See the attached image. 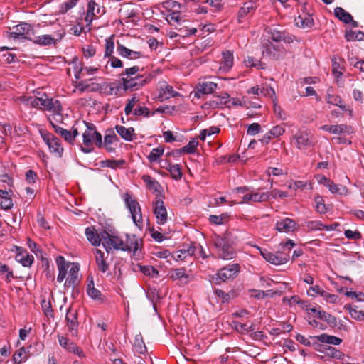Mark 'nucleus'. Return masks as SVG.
<instances>
[{"instance_id":"f257e3e1","label":"nucleus","mask_w":364,"mask_h":364,"mask_svg":"<svg viewBox=\"0 0 364 364\" xmlns=\"http://www.w3.org/2000/svg\"><path fill=\"white\" fill-rule=\"evenodd\" d=\"M55 260L59 271L57 281L62 282L66 277L67 271L69 269L68 277L65 282L64 286L66 288H74L80 281V267L78 264L68 263L63 256H58Z\"/></svg>"},{"instance_id":"f03ea898","label":"nucleus","mask_w":364,"mask_h":364,"mask_svg":"<svg viewBox=\"0 0 364 364\" xmlns=\"http://www.w3.org/2000/svg\"><path fill=\"white\" fill-rule=\"evenodd\" d=\"M213 244L220 258L223 259H232L236 256V252L230 241L229 232H225L222 235H215L213 238Z\"/></svg>"},{"instance_id":"7ed1b4c3","label":"nucleus","mask_w":364,"mask_h":364,"mask_svg":"<svg viewBox=\"0 0 364 364\" xmlns=\"http://www.w3.org/2000/svg\"><path fill=\"white\" fill-rule=\"evenodd\" d=\"M5 36L8 38L25 39L31 41L34 36L32 26L28 23H21L13 27L12 31H6Z\"/></svg>"},{"instance_id":"20e7f679","label":"nucleus","mask_w":364,"mask_h":364,"mask_svg":"<svg viewBox=\"0 0 364 364\" xmlns=\"http://www.w3.org/2000/svg\"><path fill=\"white\" fill-rule=\"evenodd\" d=\"M84 146L80 149L84 153H90L93 150V145L100 147L102 144V138L97 131L85 130L82 134Z\"/></svg>"},{"instance_id":"39448f33","label":"nucleus","mask_w":364,"mask_h":364,"mask_svg":"<svg viewBox=\"0 0 364 364\" xmlns=\"http://www.w3.org/2000/svg\"><path fill=\"white\" fill-rule=\"evenodd\" d=\"M124 200L126 206L132 215L133 222L136 226L140 228L142 225V215L139 203L134 198L132 197V195L128 193L124 194Z\"/></svg>"},{"instance_id":"423d86ee","label":"nucleus","mask_w":364,"mask_h":364,"mask_svg":"<svg viewBox=\"0 0 364 364\" xmlns=\"http://www.w3.org/2000/svg\"><path fill=\"white\" fill-rule=\"evenodd\" d=\"M41 109L47 110L53 113V119L56 122L62 120V111L63 107L60 101L49 98L46 94L43 95V98L41 104Z\"/></svg>"},{"instance_id":"0eeeda50","label":"nucleus","mask_w":364,"mask_h":364,"mask_svg":"<svg viewBox=\"0 0 364 364\" xmlns=\"http://www.w3.org/2000/svg\"><path fill=\"white\" fill-rule=\"evenodd\" d=\"M153 78V75L149 74V75L144 76H136L134 77H122V86L124 90H138L149 82Z\"/></svg>"},{"instance_id":"6e6552de","label":"nucleus","mask_w":364,"mask_h":364,"mask_svg":"<svg viewBox=\"0 0 364 364\" xmlns=\"http://www.w3.org/2000/svg\"><path fill=\"white\" fill-rule=\"evenodd\" d=\"M240 270L239 264H231L222 268L213 277L215 284H218L221 282H225L228 279L236 277Z\"/></svg>"},{"instance_id":"1a4fd4ad","label":"nucleus","mask_w":364,"mask_h":364,"mask_svg":"<svg viewBox=\"0 0 364 364\" xmlns=\"http://www.w3.org/2000/svg\"><path fill=\"white\" fill-rule=\"evenodd\" d=\"M64 31H58L53 35H42L38 36H32V41L33 43L42 46H47L50 45H55L60 42L65 36Z\"/></svg>"},{"instance_id":"9d476101","label":"nucleus","mask_w":364,"mask_h":364,"mask_svg":"<svg viewBox=\"0 0 364 364\" xmlns=\"http://www.w3.org/2000/svg\"><path fill=\"white\" fill-rule=\"evenodd\" d=\"M102 245L107 252L112 249L123 250V240L118 236L112 235L107 232H102Z\"/></svg>"},{"instance_id":"9b49d317","label":"nucleus","mask_w":364,"mask_h":364,"mask_svg":"<svg viewBox=\"0 0 364 364\" xmlns=\"http://www.w3.org/2000/svg\"><path fill=\"white\" fill-rule=\"evenodd\" d=\"M296 147L301 150L306 149L314 146L313 135L307 131H299L294 136Z\"/></svg>"},{"instance_id":"f8f14e48","label":"nucleus","mask_w":364,"mask_h":364,"mask_svg":"<svg viewBox=\"0 0 364 364\" xmlns=\"http://www.w3.org/2000/svg\"><path fill=\"white\" fill-rule=\"evenodd\" d=\"M256 247L259 250L263 258L266 261L269 262L272 264H283L287 262V261L289 260V257L288 255H283L282 253L279 254L278 252L277 254H274L267 250H262V248L257 246Z\"/></svg>"},{"instance_id":"ddd939ff","label":"nucleus","mask_w":364,"mask_h":364,"mask_svg":"<svg viewBox=\"0 0 364 364\" xmlns=\"http://www.w3.org/2000/svg\"><path fill=\"white\" fill-rule=\"evenodd\" d=\"M77 311L72 307H70L66 312L65 320L68 331L73 336L77 335V329L79 322L77 320Z\"/></svg>"},{"instance_id":"4468645a","label":"nucleus","mask_w":364,"mask_h":364,"mask_svg":"<svg viewBox=\"0 0 364 364\" xmlns=\"http://www.w3.org/2000/svg\"><path fill=\"white\" fill-rule=\"evenodd\" d=\"M159 101L163 102L171 97L181 96V94L173 90V86L168 85L166 81H161L159 83Z\"/></svg>"},{"instance_id":"2eb2a0df","label":"nucleus","mask_w":364,"mask_h":364,"mask_svg":"<svg viewBox=\"0 0 364 364\" xmlns=\"http://www.w3.org/2000/svg\"><path fill=\"white\" fill-rule=\"evenodd\" d=\"M43 139L48 146L50 151L57 157H61L63 153V148L60 140L52 134H48L43 136Z\"/></svg>"},{"instance_id":"dca6fc26","label":"nucleus","mask_w":364,"mask_h":364,"mask_svg":"<svg viewBox=\"0 0 364 364\" xmlns=\"http://www.w3.org/2000/svg\"><path fill=\"white\" fill-rule=\"evenodd\" d=\"M104 12V9H102L99 4L94 1H90L87 4V14L85 18L87 25L90 26L94 18L100 16Z\"/></svg>"},{"instance_id":"f3484780","label":"nucleus","mask_w":364,"mask_h":364,"mask_svg":"<svg viewBox=\"0 0 364 364\" xmlns=\"http://www.w3.org/2000/svg\"><path fill=\"white\" fill-rule=\"evenodd\" d=\"M321 129L333 134H349L353 132V128L346 124L323 125Z\"/></svg>"},{"instance_id":"a211bd4d","label":"nucleus","mask_w":364,"mask_h":364,"mask_svg":"<svg viewBox=\"0 0 364 364\" xmlns=\"http://www.w3.org/2000/svg\"><path fill=\"white\" fill-rule=\"evenodd\" d=\"M154 213L156 215L157 223L164 225L167 220V211L164 203L161 200H157L154 205Z\"/></svg>"},{"instance_id":"6ab92c4d","label":"nucleus","mask_w":364,"mask_h":364,"mask_svg":"<svg viewBox=\"0 0 364 364\" xmlns=\"http://www.w3.org/2000/svg\"><path fill=\"white\" fill-rule=\"evenodd\" d=\"M334 15L344 23H350L354 28L358 26V23L353 20L352 15L341 7L335 8Z\"/></svg>"},{"instance_id":"aec40b11","label":"nucleus","mask_w":364,"mask_h":364,"mask_svg":"<svg viewBox=\"0 0 364 364\" xmlns=\"http://www.w3.org/2000/svg\"><path fill=\"white\" fill-rule=\"evenodd\" d=\"M58 341L60 345L68 351L73 353L80 357H84V354L81 348L68 338L58 336Z\"/></svg>"},{"instance_id":"412c9836","label":"nucleus","mask_w":364,"mask_h":364,"mask_svg":"<svg viewBox=\"0 0 364 364\" xmlns=\"http://www.w3.org/2000/svg\"><path fill=\"white\" fill-rule=\"evenodd\" d=\"M234 62L233 53L230 50L223 52L219 70L223 73L228 72L232 67Z\"/></svg>"},{"instance_id":"4be33fe9","label":"nucleus","mask_w":364,"mask_h":364,"mask_svg":"<svg viewBox=\"0 0 364 364\" xmlns=\"http://www.w3.org/2000/svg\"><path fill=\"white\" fill-rule=\"evenodd\" d=\"M140 240L134 235H126V240H123V250L136 252L139 247Z\"/></svg>"},{"instance_id":"5701e85b","label":"nucleus","mask_w":364,"mask_h":364,"mask_svg":"<svg viewBox=\"0 0 364 364\" xmlns=\"http://www.w3.org/2000/svg\"><path fill=\"white\" fill-rule=\"evenodd\" d=\"M217 88V84L213 82H203L198 84L195 96L198 98L201 95L212 93Z\"/></svg>"},{"instance_id":"b1692460","label":"nucleus","mask_w":364,"mask_h":364,"mask_svg":"<svg viewBox=\"0 0 364 364\" xmlns=\"http://www.w3.org/2000/svg\"><path fill=\"white\" fill-rule=\"evenodd\" d=\"M169 274L173 281H177L180 284H184L188 282L189 274L184 268L171 269Z\"/></svg>"},{"instance_id":"393cba45","label":"nucleus","mask_w":364,"mask_h":364,"mask_svg":"<svg viewBox=\"0 0 364 364\" xmlns=\"http://www.w3.org/2000/svg\"><path fill=\"white\" fill-rule=\"evenodd\" d=\"M296 223L289 218H286L276 223V230L279 232H289L294 231Z\"/></svg>"},{"instance_id":"a878e982","label":"nucleus","mask_w":364,"mask_h":364,"mask_svg":"<svg viewBox=\"0 0 364 364\" xmlns=\"http://www.w3.org/2000/svg\"><path fill=\"white\" fill-rule=\"evenodd\" d=\"M85 235L90 242L94 246H100L102 242V233L99 235L94 227H87L85 229Z\"/></svg>"},{"instance_id":"bb28decb","label":"nucleus","mask_w":364,"mask_h":364,"mask_svg":"<svg viewBox=\"0 0 364 364\" xmlns=\"http://www.w3.org/2000/svg\"><path fill=\"white\" fill-rule=\"evenodd\" d=\"M165 164L162 167L168 171L172 178L176 181L180 180L182 177L181 166L179 164H172L168 160Z\"/></svg>"},{"instance_id":"cd10ccee","label":"nucleus","mask_w":364,"mask_h":364,"mask_svg":"<svg viewBox=\"0 0 364 364\" xmlns=\"http://www.w3.org/2000/svg\"><path fill=\"white\" fill-rule=\"evenodd\" d=\"M117 51L122 57L127 58L130 60L138 59L142 56L140 52L132 50L119 44L117 46Z\"/></svg>"},{"instance_id":"c85d7f7f","label":"nucleus","mask_w":364,"mask_h":364,"mask_svg":"<svg viewBox=\"0 0 364 364\" xmlns=\"http://www.w3.org/2000/svg\"><path fill=\"white\" fill-rule=\"evenodd\" d=\"M117 132L120 136L126 141H132L134 139V129L133 127L126 128L122 125H117L115 127Z\"/></svg>"},{"instance_id":"c756f323","label":"nucleus","mask_w":364,"mask_h":364,"mask_svg":"<svg viewBox=\"0 0 364 364\" xmlns=\"http://www.w3.org/2000/svg\"><path fill=\"white\" fill-rule=\"evenodd\" d=\"M95 260L98 269L105 273L109 269V264L104 259V253L99 249L95 250Z\"/></svg>"},{"instance_id":"7c9ffc66","label":"nucleus","mask_w":364,"mask_h":364,"mask_svg":"<svg viewBox=\"0 0 364 364\" xmlns=\"http://www.w3.org/2000/svg\"><path fill=\"white\" fill-rule=\"evenodd\" d=\"M315 338L321 343L333 344L335 346L340 345L342 342L341 338L334 336L328 335L326 333H322L319 336H317L315 337Z\"/></svg>"},{"instance_id":"2f4dec72","label":"nucleus","mask_w":364,"mask_h":364,"mask_svg":"<svg viewBox=\"0 0 364 364\" xmlns=\"http://www.w3.org/2000/svg\"><path fill=\"white\" fill-rule=\"evenodd\" d=\"M87 292L90 297H91L94 300L102 301L104 296L102 294L96 289L94 286V282L92 279L90 282L87 284Z\"/></svg>"},{"instance_id":"473e14b6","label":"nucleus","mask_w":364,"mask_h":364,"mask_svg":"<svg viewBox=\"0 0 364 364\" xmlns=\"http://www.w3.org/2000/svg\"><path fill=\"white\" fill-rule=\"evenodd\" d=\"M325 186L333 194L347 195L348 193V190L346 186L335 184L331 180L327 181Z\"/></svg>"},{"instance_id":"72a5a7b5","label":"nucleus","mask_w":364,"mask_h":364,"mask_svg":"<svg viewBox=\"0 0 364 364\" xmlns=\"http://www.w3.org/2000/svg\"><path fill=\"white\" fill-rule=\"evenodd\" d=\"M247 92L248 94H253L256 95H275L274 90L271 87H263L262 88H260L259 86L252 87L248 90Z\"/></svg>"},{"instance_id":"f704fd0d","label":"nucleus","mask_w":364,"mask_h":364,"mask_svg":"<svg viewBox=\"0 0 364 364\" xmlns=\"http://www.w3.org/2000/svg\"><path fill=\"white\" fill-rule=\"evenodd\" d=\"M279 47L276 46L271 42H269L265 45V48L262 51V53L263 55H266L271 58H278L279 55Z\"/></svg>"},{"instance_id":"c9c22d12","label":"nucleus","mask_w":364,"mask_h":364,"mask_svg":"<svg viewBox=\"0 0 364 364\" xmlns=\"http://www.w3.org/2000/svg\"><path fill=\"white\" fill-rule=\"evenodd\" d=\"M196 247L193 244L184 245L183 248L178 251V259H184L188 256H192L196 252Z\"/></svg>"},{"instance_id":"e433bc0d","label":"nucleus","mask_w":364,"mask_h":364,"mask_svg":"<svg viewBox=\"0 0 364 364\" xmlns=\"http://www.w3.org/2000/svg\"><path fill=\"white\" fill-rule=\"evenodd\" d=\"M254 9V4L251 1L245 2L243 6L240 9L237 14V21L239 23L242 21V19Z\"/></svg>"},{"instance_id":"4c0bfd02","label":"nucleus","mask_w":364,"mask_h":364,"mask_svg":"<svg viewBox=\"0 0 364 364\" xmlns=\"http://www.w3.org/2000/svg\"><path fill=\"white\" fill-rule=\"evenodd\" d=\"M214 293L217 296H218L223 300V302H228L237 296L236 291L234 290H232L226 293L221 289H215Z\"/></svg>"},{"instance_id":"58836bf2","label":"nucleus","mask_w":364,"mask_h":364,"mask_svg":"<svg viewBox=\"0 0 364 364\" xmlns=\"http://www.w3.org/2000/svg\"><path fill=\"white\" fill-rule=\"evenodd\" d=\"M345 38L347 41H364V33L360 31H353L351 29L346 30L345 32Z\"/></svg>"},{"instance_id":"ea45409f","label":"nucleus","mask_w":364,"mask_h":364,"mask_svg":"<svg viewBox=\"0 0 364 364\" xmlns=\"http://www.w3.org/2000/svg\"><path fill=\"white\" fill-rule=\"evenodd\" d=\"M134 348L135 351L140 354H143L146 351V347L141 333L136 335L134 338Z\"/></svg>"},{"instance_id":"a19ab883","label":"nucleus","mask_w":364,"mask_h":364,"mask_svg":"<svg viewBox=\"0 0 364 364\" xmlns=\"http://www.w3.org/2000/svg\"><path fill=\"white\" fill-rule=\"evenodd\" d=\"M49 120H50V122L52 127L55 129V132L57 134H60L62 137H63L66 141H68L70 144L71 143L70 131L67 130L65 129H63V128L56 125L55 124L53 123V122L51 119H49Z\"/></svg>"},{"instance_id":"79ce46f5","label":"nucleus","mask_w":364,"mask_h":364,"mask_svg":"<svg viewBox=\"0 0 364 364\" xmlns=\"http://www.w3.org/2000/svg\"><path fill=\"white\" fill-rule=\"evenodd\" d=\"M16 259L23 267H31L34 260L32 255L26 253V255H24L21 252H18Z\"/></svg>"},{"instance_id":"37998d69","label":"nucleus","mask_w":364,"mask_h":364,"mask_svg":"<svg viewBox=\"0 0 364 364\" xmlns=\"http://www.w3.org/2000/svg\"><path fill=\"white\" fill-rule=\"evenodd\" d=\"M43 95L41 97H22L21 98L22 102H26L27 105H31L33 107L41 109V104L42 102Z\"/></svg>"},{"instance_id":"c03bdc74","label":"nucleus","mask_w":364,"mask_h":364,"mask_svg":"<svg viewBox=\"0 0 364 364\" xmlns=\"http://www.w3.org/2000/svg\"><path fill=\"white\" fill-rule=\"evenodd\" d=\"M230 215L228 213H223L220 215H210L209 220L211 223L215 225H223L228 221Z\"/></svg>"},{"instance_id":"a18cd8bd","label":"nucleus","mask_w":364,"mask_h":364,"mask_svg":"<svg viewBox=\"0 0 364 364\" xmlns=\"http://www.w3.org/2000/svg\"><path fill=\"white\" fill-rule=\"evenodd\" d=\"M164 151V146H159L151 150L147 158L150 162H155L163 155Z\"/></svg>"},{"instance_id":"49530a36","label":"nucleus","mask_w":364,"mask_h":364,"mask_svg":"<svg viewBox=\"0 0 364 364\" xmlns=\"http://www.w3.org/2000/svg\"><path fill=\"white\" fill-rule=\"evenodd\" d=\"M274 98L272 100V102H273V111H274V113L275 114V116L280 120H285L287 119V114L286 113L283 111V109H282V107L278 105L277 102V98L274 95Z\"/></svg>"},{"instance_id":"de8ad7c7","label":"nucleus","mask_w":364,"mask_h":364,"mask_svg":"<svg viewBox=\"0 0 364 364\" xmlns=\"http://www.w3.org/2000/svg\"><path fill=\"white\" fill-rule=\"evenodd\" d=\"M326 100L328 104L336 105L342 102V99L339 95H333V90L330 88L327 90Z\"/></svg>"},{"instance_id":"09e8293b","label":"nucleus","mask_w":364,"mask_h":364,"mask_svg":"<svg viewBox=\"0 0 364 364\" xmlns=\"http://www.w3.org/2000/svg\"><path fill=\"white\" fill-rule=\"evenodd\" d=\"M315 208L316 211L321 214H323L327 211L326 206L324 203V200L322 196L317 195L314 198Z\"/></svg>"},{"instance_id":"8fccbe9b","label":"nucleus","mask_w":364,"mask_h":364,"mask_svg":"<svg viewBox=\"0 0 364 364\" xmlns=\"http://www.w3.org/2000/svg\"><path fill=\"white\" fill-rule=\"evenodd\" d=\"M198 145V141L194 138L189 141L188 144L181 148L183 154H193Z\"/></svg>"},{"instance_id":"3c124183","label":"nucleus","mask_w":364,"mask_h":364,"mask_svg":"<svg viewBox=\"0 0 364 364\" xmlns=\"http://www.w3.org/2000/svg\"><path fill=\"white\" fill-rule=\"evenodd\" d=\"M139 269L144 275L152 278H156L159 276V271L152 266L139 265Z\"/></svg>"},{"instance_id":"603ef678","label":"nucleus","mask_w":364,"mask_h":364,"mask_svg":"<svg viewBox=\"0 0 364 364\" xmlns=\"http://www.w3.org/2000/svg\"><path fill=\"white\" fill-rule=\"evenodd\" d=\"M317 317L331 325L336 324V317L324 311H318Z\"/></svg>"},{"instance_id":"864d4df0","label":"nucleus","mask_w":364,"mask_h":364,"mask_svg":"<svg viewBox=\"0 0 364 364\" xmlns=\"http://www.w3.org/2000/svg\"><path fill=\"white\" fill-rule=\"evenodd\" d=\"M141 178L146 183L148 188L154 190V191H158L160 186L159 183L149 175H144Z\"/></svg>"},{"instance_id":"5fc2aeb1","label":"nucleus","mask_w":364,"mask_h":364,"mask_svg":"<svg viewBox=\"0 0 364 364\" xmlns=\"http://www.w3.org/2000/svg\"><path fill=\"white\" fill-rule=\"evenodd\" d=\"M74 75L76 80H79L82 75H84V69L82 66L81 63H80L77 58H75L73 60Z\"/></svg>"},{"instance_id":"6e6d98bb","label":"nucleus","mask_w":364,"mask_h":364,"mask_svg":"<svg viewBox=\"0 0 364 364\" xmlns=\"http://www.w3.org/2000/svg\"><path fill=\"white\" fill-rule=\"evenodd\" d=\"M344 308L349 311L352 318L358 321H363V311H358L349 304L345 305Z\"/></svg>"},{"instance_id":"4d7b16f0","label":"nucleus","mask_w":364,"mask_h":364,"mask_svg":"<svg viewBox=\"0 0 364 364\" xmlns=\"http://www.w3.org/2000/svg\"><path fill=\"white\" fill-rule=\"evenodd\" d=\"M269 199V194L268 193H252V202L253 203L264 202L268 200Z\"/></svg>"},{"instance_id":"13d9d810","label":"nucleus","mask_w":364,"mask_h":364,"mask_svg":"<svg viewBox=\"0 0 364 364\" xmlns=\"http://www.w3.org/2000/svg\"><path fill=\"white\" fill-rule=\"evenodd\" d=\"M220 132V128L218 127H210L208 129H205L200 132V139L202 141H205L207 136L215 134Z\"/></svg>"},{"instance_id":"bf43d9fd","label":"nucleus","mask_w":364,"mask_h":364,"mask_svg":"<svg viewBox=\"0 0 364 364\" xmlns=\"http://www.w3.org/2000/svg\"><path fill=\"white\" fill-rule=\"evenodd\" d=\"M167 20L171 25L174 26L176 27V28L178 29V28L177 27L176 24H179V23L181 20L180 13L173 11V12L169 14L167 16Z\"/></svg>"},{"instance_id":"052dcab7","label":"nucleus","mask_w":364,"mask_h":364,"mask_svg":"<svg viewBox=\"0 0 364 364\" xmlns=\"http://www.w3.org/2000/svg\"><path fill=\"white\" fill-rule=\"evenodd\" d=\"M114 43L113 40V36H111L106 39L105 41V57H110L112 56V54L114 50Z\"/></svg>"},{"instance_id":"680f3d73","label":"nucleus","mask_w":364,"mask_h":364,"mask_svg":"<svg viewBox=\"0 0 364 364\" xmlns=\"http://www.w3.org/2000/svg\"><path fill=\"white\" fill-rule=\"evenodd\" d=\"M78 0H68L60 5V12L62 14L67 13L70 9L77 5Z\"/></svg>"},{"instance_id":"e2e57ef3","label":"nucleus","mask_w":364,"mask_h":364,"mask_svg":"<svg viewBox=\"0 0 364 364\" xmlns=\"http://www.w3.org/2000/svg\"><path fill=\"white\" fill-rule=\"evenodd\" d=\"M26 359V352L23 348H21L13 355L14 362L16 364H20L23 360Z\"/></svg>"},{"instance_id":"0e129e2a","label":"nucleus","mask_w":364,"mask_h":364,"mask_svg":"<svg viewBox=\"0 0 364 364\" xmlns=\"http://www.w3.org/2000/svg\"><path fill=\"white\" fill-rule=\"evenodd\" d=\"M125 161L124 160H106L102 162V166H107L111 168H116L120 166L124 165Z\"/></svg>"},{"instance_id":"69168bd1","label":"nucleus","mask_w":364,"mask_h":364,"mask_svg":"<svg viewBox=\"0 0 364 364\" xmlns=\"http://www.w3.org/2000/svg\"><path fill=\"white\" fill-rule=\"evenodd\" d=\"M138 101L139 99L135 95H134L132 98L127 100V103L124 109V112L126 115H129L132 112L133 107L135 106L136 103Z\"/></svg>"},{"instance_id":"338daca9","label":"nucleus","mask_w":364,"mask_h":364,"mask_svg":"<svg viewBox=\"0 0 364 364\" xmlns=\"http://www.w3.org/2000/svg\"><path fill=\"white\" fill-rule=\"evenodd\" d=\"M270 36L272 41L275 42H280V41H285V34L284 32L277 31V30H272L270 31Z\"/></svg>"},{"instance_id":"774afa93","label":"nucleus","mask_w":364,"mask_h":364,"mask_svg":"<svg viewBox=\"0 0 364 364\" xmlns=\"http://www.w3.org/2000/svg\"><path fill=\"white\" fill-rule=\"evenodd\" d=\"M0 205L1 208L5 210H10L13 207L14 204L12 199L11 198L10 194L6 197L1 199Z\"/></svg>"}]
</instances>
